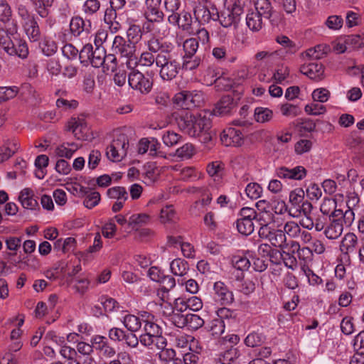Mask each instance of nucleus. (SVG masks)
<instances>
[{"mask_svg":"<svg viewBox=\"0 0 364 364\" xmlns=\"http://www.w3.org/2000/svg\"><path fill=\"white\" fill-rule=\"evenodd\" d=\"M146 46L149 50L158 53L156 67L159 68L160 78L166 82L176 79L181 67L174 46L156 36L147 41Z\"/></svg>","mask_w":364,"mask_h":364,"instance_id":"f257e3e1","label":"nucleus"},{"mask_svg":"<svg viewBox=\"0 0 364 364\" xmlns=\"http://www.w3.org/2000/svg\"><path fill=\"white\" fill-rule=\"evenodd\" d=\"M116 58L113 55H106L105 48L98 46L92 50V67L97 70V77L100 82L105 77V74L109 70H113L116 67Z\"/></svg>","mask_w":364,"mask_h":364,"instance_id":"f03ea898","label":"nucleus"},{"mask_svg":"<svg viewBox=\"0 0 364 364\" xmlns=\"http://www.w3.org/2000/svg\"><path fill=\"white\" fill-rule=\"evenodd\" d=\"M320 210L323 215L332 218H342L347 228L350 227L355 220V213L338 208L336 200L333 198H325L321 204Z\"/></svg>","mask_w":364,"mask_h":364,"instance_id":"7ed1b4c3","label":"nucleus"},{"mask_svg":"<svg viewBox=\"0 0 364 364\" xmlns=\"http://www.w3.org/2000/svg\"><path fill=\"white\" fill-rule=\"evenodd\" d=\"M192 127V132L188 136L198 138L202 143L210 142L215 136V132L211 129V119L205 114H196Z\"/></svg>","mask_w":364,"mask_h":364,"instance_id":"20e7f679","label":"nucleus"},{"mask_svg":"<svg viewBox=\"0 0 364 364\" xmlns=\"http://www.w3.org/2000/svg\"><path fill=\"white\" fill-rule=\"evenodd\" d=\"M173 102L177 106L181 107V110H187L200 106L203 102V95L201 92L183 90L176 93Z\"/></svg>","mask_w":364,"mask_h":364,"instance_id":"39448f33","label":"nucleus"},{"mask_svg":"<svg viewBox=\"0 0 364 364\" xmlns=\"http://www.w3.org/2000/svg\"><path fill=\"white\" fill-rule=\"evenodd\" d=\"M129 142L125 134H121L107 146L106 155L112 161H120L127 155Z\"/></svg>","mask_w":364,"mask_h":364,"instance_id":"423d86ee","label":"nucleus"},{"mask_svg":"<svg viewBox=\"0 0 364 364\" xmlns=\"http://www.w3.org/2000/svg\"><path fill=\"white\" fill-rule=\"evenodd\" d=\"M4 50L10 55H16L22 59L27 58L28 48L26 42L16 33L11 32Z\"/></svg>","mask_w":364,"mask_h":364,"instance_id":"0eeeda50","label":"nucleus"},{"mask_svg":"<svg viewBox=\"0 0 364 364\" xmlns=\"http://www.w3.org/2000/svg\"><path fill=\"white\" fill-rule=\"evenodd\" d=\"M244 9L240 6L233 4L232 6H226L223 11L219 12V21L220 25L225 28L232 26L236 27L244 13Z\"/></svg>","mask_w":364,"mask_h":364,"instance_id":"6e6552de","label":"nucleus"},{"mask_svg":"<svg viewBox=\"0 0 364 364\" xmlns=\"http://www.w3.org/2000/svg\"><path fill=\"white\" fill-rule=\"evenodd\" d=\"M127 80L132 89L141 94H148L151 90L152 81L137 70H132L129 73Z\"/></svg>","mask_w":364,"mask_h":364,"instance_id":"1a4fd4ad","label":"nucleus"},{"mask_svg":"<svg viewBox=\"0 0 364 364\" xmlns=\"http://www.w3.org/2000/svg\"><path fill=\"white\" fill-rule=\"evenodd\" d=\"M196 117V115L187 110H179L172 114L174 123L181 132L188 135L192 132V126Z\"/></svg>","mask_w":364,"mask_h":364,"instance_id":"9d476101","label":"nucleus"},{"mask_svg":"<svg viewBox=\"0 0 364 364\" xmlns=\"http://www.w3.org/2000/svg\"><path fill=\"white\" fill-rule=\"evenodd\" d=\"M161 0H145L144 16L149 23H160L164 21V14L160 9Z\"/></svg>","mask_w":364,"mask_h":364,"instance_id":"9b49d317","label":"nucleus"},{"mask_svg":"<svg viewBox=\"0 0 364 364\" xmlns=\"http://www.w3.org/2000/svg\"><path fill=\"white\" fill-rule=\"evenodd\" d=\"M214 299L221 305H230L234 301V295L224 282L218 281L214 283Z\"/></svg>","mask_w":364,"mask_h":364,"instance_id":"f8f14e48","label":"nucleus"},{"mask_svg":"<svg viewBox=\"0 0 364 364\" xmlns=\"http://www.w3.org/2000/svg\"><path fill=\"white\" fill-rule=\"evenodd\" d=\"M220 140L226 146H240L244 143V136L240 129L229 127L221 133Z\"/></svg>","mask_w":364,"mask_h":364,"instance_id":"ddd939ff","label":"nucleus"},{"mask_svg":"<svg viewBox=\"0 0 364 364\" xmlns=\"http://www.w3.org/2000/svg\"><path fill=\"white\" fill-rule=\"evenodd\" d=\"M126 15L127 16V21L129 24V28L127 31V37L129 41L136 45L141 40L143 28H141L139 25L135 23L137 18L132 16L131 10L126 11Z\"/></svg>","mask_w":364,"mask_h":364,"instance_id":"4468645a","label":"nucleus"},{"mask_svg":"<svg viewBox=\"0 0 364 364\" xmlns=\"http://www.w3.org/2000/svg\"><path fill=\"white\" fill-rule=\"evenodd\" d=\"M194 16L200 23L205 24L208 23L210 21H218L219 12L215 5H212L210 8L199 6L194 9Z\"/></svg>","mask_w":364,"mask_h":364,"instance_id":"2eb2a0df","label":"nucleus"},{"mask_svg":"<svg viewBox=\"0 0 364 364\" xmlns=\"http://www.w3.org/2000/svg\"><path fill=\"white\" fill-rule=\"evenodd\" d=\"M112 48L117 55L127 58H132L135 52V45L120 36L114 37Z\"/></svg>","mask_w":364,"mask_h":364,"instance_id":"dca6fc26","label":"nucleus"},{"mask_svg":"<svg viewBox=\"0 0 364 364\" xmlns=\"http://www.w3.org/2000/svg\"><path fill=\"white\" fill-rule=\"evenodd\" d=\"M358 246V238L353 232L346 233L340 244V251L345 258L350 260V256L356 252Z\"/></svg>","mask_w":364,"mask_h":364,"instance_id":"f3484780","label":"nucleus"},{"mask_svg":"<svg viewBox=\"0 0 364 364\" xmlns=\"http://www.w3.org/2000/svg\"><path fill=\"white\" fill-rule=\"evenodd\" d=\"M276 176L280 178L301 180L306 176V170L302 166L292 168L281 166L276 169Z\"/></svg>","mask_w":364,"mask_h":364,"instance_id":"a211bd4d","label":"nucleus"},{"mask_svg":"<svg viewBox=\"0 0 364 364\" xmlns=\"http://www.w3.org/2000/svg\"><path fill=\"white\" fill-rule=\"evenodd\" d=\"M300 71L302 74L315 81L321 80L324 73L323 65L318 62L309 63V64L302 65Z\"/></svg>","mask_w":364,"mask_h":364,"instance_id":"6ab92c4d","label":"nucleus"},{"mask_svg":"<svg viewBox=\"0 0 364 364\" xmlns=\"http://www.w3.org/2000/svg\"><path fill=\"white\" fill-rule=\"evenodd\" d=\"M142 321L144 323V330L145 333L153 336L154 338H164L162 336L161 328L154 322V316L151 314L144 312V315H141Z\"/></svg>","mask_w":364,"mask_h":364,"instance_id":"aec40b11","label":"nucleus"},{"mask_svg":"<svg viewBox=\"0 0 364 364\" xmlns=\"http://www.w3.org/2000/svg\"><path fill=\"white\" fill-rule=\"evenodd\" d=\"M346 226L342 218H333L324 230V234L328 239L336 240L338 238Z\"/></svg>","mask_w":364,"mask_h":364,"instance_id":"412c9836","label":"nucleus"},{"mask_svg":"<svg viewBox=\"0 0 364 364\" xmlns=\"http://www.w3.org/2000/svg\"><path fill=\"white\" fill-rule=\"evenodd\" d=\"M236 107L234 99L230 95H225L215 105L214 114L223 116L230 114Z\"/></svg>","mask_w":364,"mask_h":364,"instance_id":"4be33fe9","label":"nucleus"},{"mask_svg":"<svg viewBox=\"0 0 364 364\" xmlns=\"http://www.w3.org/2000/svg\"><path fill=\"white\" fill-rule=\"evenodd\" d=\"M73 193L78 197H86L83 204L88 209L91 208V188L85 181L76 182L73 184Z\"/></svg>","mask_w":364,"mask_h":364,"instance_id":"5701e85b","label":"nucleus"},{"mask_svg":"<svg viewBox=\"0 0 364 364\" xmlns=\"http://www.w3.org/2000/svg\"><path fill=\"white\" fill-rule=\"evenodd\" d=\"M18 200L24 208L29 210L39 209L38 200L34 198L33 191L29 188H23L21 191Z\"/></svg>","mask_w":364,"mask_h":364,"instance_id":"b1692460","label":"nucleus"},{"mask_svg":"<svg viewBox=\"0 0 364 364\" xmlns=\"http://www.w3.org/2000/svg\"><path fill=\"white\" fill-rule=\"evenodd\" d=\"M138 338L139 342H140L141 345L151 349L153 348V346H156L158 349H162L166 346V338H154L153 336L146 334L145 333L141 335Z\"/></svg>","mask_w":364,"mask_h":364,"instance_id":"393cba45","label":"nucleus"},{"mask_svg":"<svg viewBox=\"0 0 364 364\" xmlns=\"http://www.w3.org/2000/svg\"><path fill=\"white\" fill-rule=\"evenodd\" d=\"M158 170L154 164H147L144 166L141 173V179L148 186L154 183L158 178Z\"/></svg>","mask_w":364,"mask_h":364,"instance_id":"a878e982","label":"nucleus"},{"mask_svg":"<svg viewBox=\"0 0 364 364\" xmlns=\"http://www.w3.org/2000/svg\"><path fill=\"white\" fill-rule=\"evenodd\" d=\"M24 31L28 36L29 40L32 42H36L40 39L41 31L38 23L36 20L31 19V21L23 23Z\"/></svg>","mask_w":364,"mask_h":364,"instance_id":"bb28decb","label":"nucleus"},{"mask_svg":"<svg viewBox=\"0 0 364 364\" xmlns=\"http://www.w3.org/2000/svg\"><path fill=\"white\" fill-rule=\"evenodd\" d=\"M262 16L256 11H250L246 16V24L247 27L254 32L260 31L262 28Z\"/></svg>","mask_w":364,"mask_h":364,"instance_id":"cd10ccee","label":"nucleus"},{"mask_svg":"<svg viewBox=\"0 0 364 364\" xmlns=\"http://www.w3.org/2000/svg\"><path fill=\"white\" fill-rule=\"evenodd\" d=\"M170 269L172 274L176 276L183 277L185 276L188 270V263L181 258L174 259L170 264Z\"/></svg>","mask_w":364,"mask_h":364,"instance_id":"c85d7f7f","label":"nucleus"},{"mask_svg":"<svg viewBox=\"0 0 364 364\" xmlns=\"http://www.w3.org/2000/svg\"><path fill=\"white\" fill-rule=\"evenodd\" d=\"M255 11L265 18H270L273 14V7L269 0H255Z\"/></svg>","mask_w":364,"mask_h":364,"instance_id":"c756f323","label":"nucleus"},{"mask_svg":"<svg viewBox=\"0 0 364 364\" xmlns=\"http://www.w3.org/2000/svg\"><path fill=\"white\" fill-rule=\"evenodd\" d=\"M142 322V320L139 317L132 314L126 315L122 320L124 326L131 332H136L139 331L141 327Z\"/></svg>","mask_w":364,"mask_h":364,"instance_id":"7c9ffc66","label":"nucleus"},{"mask_svg":"<svg viewBox=\"0 0 364 364\" xmlns=\"http://www.w3.org/2000/svg\"><path fill=\"white\" fill-rule=\"evenodd\" d=\"M68 129L75 135L84 134L86 129V122L83 117L72 118L68 124Z\"/></svg>","mask_w":364,"mask_h":364,"instance_id":"2f4dec72","label":"nucleus"},{"mask_svg":"<svg viewBox=\"0 0 364 364\" xmlns=\"http://www.w3.org/2000/svg\"><path fill=\"white\" fill-rule=\"evenodd\" d=\"M271 236L268 237L267 240L272 244V246L280 247L283 249L286 242V235L282 230L274 229L270 234Z\"/></svg>","mask_w":364,"mask_h":364,"instance_id":"473e14b6","label":"nucleus"},{"mask_svg":"<svg viewBox=\"0 0 364 364\" xmlns=\"http://www.w3.org/2000/svg\"><path fill=\"white\" fill-rule=\"evenodd\" d=\"M236 279L240 282L239 287L240 291L245 294H250L255 289V284L252 280L249 279H244V274L237 272L235 275Z\"/></svg>","mask_w":364,"mask_h":364,"instance_id":"72a5a7b5","label":"nucleus"},{"mask_svg":"<svg viewBox=\"0 0 364 364\" xmlns=\"http://www.w3.org/2000/svg\"><path fill=\"white\" fill-rule=\"evenodd\" d=\"M206 328L208 331L213 336H220L225 331V323L220 318H215L210 321Z\"/></svg>","mask_w":364,"mask_h":364,"instance_id":"f704fd0d","label":"nucleus"},{"mask_svg":"<svg viewBox=\"0 0 364 364\" xmlns=\"http://www.w3.org/2000/svg\"><path fill=\"white\" fill-rule=\"evenodd\" d=\"M291 249L292 252H297L298 257L300 259L306 262L311 259L312 252L309 247H304L301 248L299 242L292 241L291 243Z\"/></svg>","mask_w":364,"mask_h":364,"instance_id":"c9c22d12","label":"nucleus"},{"mask_svg":"<svg viewBox=\"0 0 364 364\" xmlns=\"http://www.w3.org/2000/svg\"><path fill=\"white\" fill-rule=\"evenodd\" d=\"M236 224L238 232L242 235L247 236L254 231L255 226L253 221L250 219L239 218Z\"/></svg>","mask_w":364,"mask_h":364,"instance_id":"e433bc0d","label":"nucleus"},{"mask_svg":"<svg viewBox=\"0 0 364 364\" xmlns=\"http://www.w3.org/2000/svg\"><path fill=\"white\" fill-rule=\"evenodd\" d=\"M264 341L265 336L262 333L254 331L247 336L244 343L247 346L254 348L259 346Z\"/></svg>","mask_w":364,"mask_h":364,"instance_id":"4c0bfd02","label":"nucleus"},{"mask_svg":"<svg viewBox=\"0 0 364 364\" xmlns=\"http://www.w3.org/2000/svg\"><path fill=\"white\" fill-rule=\"evenodd\" d=\"M201 63V58L198 56L183 55V63H181V69L186 70H194Z\"/></svg>","mask_w":364,"mask_h":364,"instance_id":"58836bf2","label":"nucleus"},{"mask_svg":"<svg viewBox=\"0 0 364 364\" xmlns=\"http://www.w3.org/2000/svg\"><path fill=\"white\" fill-rule=\"evenodd\" d=\"M107 195L109 198L127 200L128 198V193L126 189L122 186H115L109 188L107 191Z\"/></svg>","mask_w":364,"mask_h":364,"instance_id":"ea45409f","label":"nucleus"},{"mask_svg":"<svg viewBox=\"0 0 364 364\" xmlns=\"http://www.w3.org/2000/svg\"><path fill=\"white\" fill-rule=\"evenodd\" d=\"M275 41L277 43L280 44L284 49H286V53L293 54L296 52L297 48L292 41H291L286 36H278L276 37Z\"/></svg>","mask_w":364,"mask_h":364,"instance_id":"a19ab883","label":"nucleus"},{"mask_svg":"<svg viewBox=\"0 0 364 364\" xmlns=\"http://www.w3.org/2000/svg\"><path fill=\"white\" fill-rule=\"evenodd\" d=\"M150 221V216L146 213L133 214L129 216V227L134 228L136 226H141Z\"/></svg>","mask_w":364,"mask_h":364,"instance_id":"79ce46f5","label":"nucleus"},{"mask_svg":"<svg viewBox=\"0 0 364 364\" xmlns=\"http://www.w3.org/2000/svg\"><path fill=\"white\" fill-rule=\"evenodd\" d=\"M85 21L82 18L73 17L70 23V29L74 36H79L84 31L89 32L87 28H85Z\"/></svg>","mask_w":364,"mask_h":364,"instance_id":"37998d69","label":"nucleus"},{"mask_svg":"<svg viewBox=\"0 0 364 364\" xmlns=\"http://www.w3.org/2000/svg\"><path fill=\"white\" fill-rule=\"evenodd\" d=\"M39 46L43 54L47 56L53 55L58 49L56 43L54 41L46 38L39 43Z\"/></svg>","mask_w":364,"mask_h":364,"instance_id":"c03bdc74","label":"nucleus"},{"mask_svg":"<svg viewBox=\"0 0 364 364\" xmlns=\"http://www.w3.org/2000/svg\"><path fill=\"white\" fill-rule=\"evenodd\" d=\"M273 116L271 109L264 107H257L255 109V119L257 122L264 123L269 121Z\"/></svg>","mask_w":364,"mask_h":364,"instance_id":"a18cd8bd","label":"nucleus"},{"mask_svg":"<svg viewBox=\"0 0 364 364\" xmlns=\"http://www.w3.org/2000/svg\"><path fill=\"white\" fill-rule=\"evenodd\" d=\"M77 351L82 358L83 364H91V345L85 342H79L77 343Z\"/></svg>","mask_w":364,"mask_h":364,"instance_id":"49530a36","label":"nucleus"},{"mask_svg":"<svg viewBox=\"0 0 364 364\" xmlns=\"http://www.w3.org/2000/svg\"><path fill=\"white\" fill-rule=\"evenodd\" d=\"M160 218L162 223L173 222L176 219V213L173 206L166 205L161 208L160 212Z\"/></svg>","mask_w":364,"mask_h":364,"instance_id":"de8ad7c7","label":"nucleus"},{"mask_svg":"<svg viewBox=\"0 0 364 364\" xmlns=\"http://www.w3.org/2000/svg\"><path fill=\"white\" fill-rule=\"evenodd\" d=\"M232 262L233 267L242 273L244 271L248 270L251 265L250 261L246 257L234 256Z\"/></svg>","mask_w":364,"mask_h":364,"instance_id":"09e8293b","label":"nucleus"},{"mask_svg":"<svg viewBox=\"0 0 364 364\" xmlns=\"http://www.w3.org/2000/svg\"><path fill=\"white\" fill-rule=\"evenodd\" d=\"M198 41L196 38H191L183 42L184 55L194 56L198 49Z\"/></svg>","mask_w":364,"mask_h":364,"instance_id":"8fccbe9b","label":"nucleus"},{"mask_svg":"<svg viewBox=\"0 0 364 364\" xmlns=\"http://www.w3.org/2000/svg\"><path fill=\"white\" fill-rule=\"evenodd\" d=\"M289 68L287 66H279L275 70L272 79L276 83L282 84V82L289 77Z\"/></svg>","mask_w":364,"mask_h":364,"instance_id":"3c124183","label":"nucleus"},{"mask_svg":"<svg viewBox=\"0 0 364 364\" xmlns=\"http://www.w3.org/2000/svg\"><path fill=\"white\" fill-rule=\"evenodd\" d=\"M240 354L237 348H231L220 355V362L221 364H230L238 358Z\"/></svg>","mask_w":364,"mask_h":364,"instance_id":"603ef678","label":"nucleus"},{"mask_svg":"<svg viewBox=\"0 0 364 364\" xmlns=\"http://www.w3.org/2000/svg\"><path fill=\"white\" fill-rule=\"evenodd\" d=\"M304 199V191L299 188L291 191L289 193V202L294 207L300 206Z\"/></svg>","mask_w":364,"mask_h":364,"instance_id":"864d4df0","label":"nucleus"},{"mask_svg":"<svg viewBox=\"0 0 364 364\" xmlns=\"http://www.w3.org/2000/svg\"><path fill=\"white\" fill-rule=\"evenodd\" d=\"M325 25L331 30H340L343 25V19L341 16L332 15L327 18Z\"/></svg>","mask_w":364,"mask_h":364,"instance_id":"5fc2aeb1","label":"nucleus"},{"mask_svg":"<svg viewBox=\"0 0 364 364\" xmlns=\"http://www.w3.org/2000/svg\"><path fill=\"white\" fill-rule=\"evenodd\" d=\"M186 322V326L194 330L200 328L204 324L203 319L195 314H187Z\"/></svg>","mask_w":364,"mask_h":364,"instance_id":"6e6d98bb","label":"nucleus"},{"mask_svg":"<svg viewBox=\"0 0 364 364\" xmlns=\"http://www.w3.org/2000/svg\"><path fill=\"white\" fill-rule=\"evenodd\" d=\"M222 74L223 73L220 72V69L213 67H209L205 70L203 79L204 82L207 85H213L215 78H219Z\"/></svg>","mask_w":364,"mask_h":364,"instance_id":"4d7b16f0","label":"nucleus"},{"mask_svg":"<svg viewBox=\"0 0 364 364\" xmlns=\"http://www.w3.org/2000/svg\"><path fill=\"white\" fill-rule=\"evenodd\" d=\"M245 193L251 199H257L261 196L262 188L257 183H250L246 188Z\"/></svg>","mask_w":364,"mask_h":364,"instance_id":"13d9d810","label":"nucleus"},{"mask_svg":"<svg viewBox=\"0 0 364 364\" xmlns=\"http://www.w3.org/2000/svg\"><path fill=\"white\" fill-rule=\"evenodd\" d=\"M18 88L13 87H0V102L14 98L18 93Z\"/></svg>","mask_w":364,"mask_h":364,"instance_id":"bf43d9fd","label":"nucleus"},{"mask_svg":"<svg viewBox=\"0 0 364 364\" xmlns=\"http://www.w3.org/2000/svg\"><path fill=\"white\" fill-rule=\"evenodd\" d=\"M284 232L289 237L296 238L299 236L301 228L294 221L287 222L284 226Z\"/></svg>","mask_w":364,"mask_h":364,"instance_id":"052dcab7","label":"nucleus"},{"mask_svg":"<svg viewBox=\"0 0 364 364\" xmlns=\"http://www.w3.org/2000/svg\"><path fill=\"white\" fill-rule=\"evenodd\" d=\"M79 58L82 66L87 68L91 63V44L87 43L79 53Z\"/></svg>","mask_w":364,"mask_h":364,"instance_id":"680f3d73","label":"nucleus"},{"mask_svg":"<svg viewBox=\"0 0 364 364\" xmlns=\"http://www.w3.org/2000/svg\"><path fill=\"white\" fill-rule=\"evenodd\" d=\"M158 53L152 52L148 49V51L143 52L140 57V62L143 65L151 66L154 63L156 64Z\"/></svg>","mask_w":364,"mask_h":364,"instance_id":"e2e57ef3","label":"nucleus"},{"mask_svg":"<svg viewBox=\"0 0 364 364\" xmlns=\"http://www.w3.org/2000/svg\"><path fill=\"white\" fill-rule=\"evenodd\" d=\"M223 171V164L220 161H213L207 166V172L212 177H221Z\"/></svg>","mask_w":364,"mask_h":364,"instance_id":"0e129e2a","label":"nucleus"},{"mask_svg":"<svg viewBox=\"0 0 364 364\" xmlns=\"http://www.w3.org/2000/svg\"><path fill=\"white\" fill-rule=\"evenodd\" d=\"M181 139V135L171 131H167L162 136L163 142L168 146H173L176 145Z\"/></svg>","mask_w":364,"mask_h":364,"instance_id":"69168bd1","label":"nucleus"},{"mask_svg":"<svg viewBox=\"0 0 364 364\" xmlns=\"http://www.w3.org/2000/svg\"><path fill=\"white\" fill-rule=\"evenodd\" d=\"M346 26L348 28H353L361 24L362 18L359 13L353 11H348L346 14Z\"/></svg>","mask_w":364,"mask_h":364,"instance_id":"338daca9","label":"nucleus"},{"mask_svg":"<svg viewBox=\"0 0 364 364\" xmlns=\"http://www.w3.org/2000/svg\"><path fill=\"white\" fill-rule=\"evenodd\" d=\"M353 348L356 353L364 354V330L355 336L353 339Z\"/></svg>","mask_w":364,"mask_h":364,"instance_id":"774afa93","label":"nucleus"}]
</instances>
